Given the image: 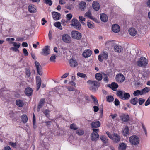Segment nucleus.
<instances>
[{"mask_svg": "<svg viewBox=\"0 0 150 150\" xmlns=\"http://www.w3.org/2000/svg\"><path fill=\"white\" fill-rule=\"evenodd\" d=\"M26 74L28 77L30 76V72L29 69H28L26 70Z\"/></svg>", "mask_w": 150, "mask_h": 150, "instance_id": "052dcab7", "label": "nucleus"}, {"mask_svg": "<svg viewBox=\"0 0 150 150\" xmlns=\"http://www.w3.org/2000/svg\"><path fill=\"white\" fill-rule=\"evenodd\" d=\"M37 73L40 76L42 75V67L37 69Z\"/></svg>", "mask_w": 150, "mask_h": 150, "instance_id": "8fccbe9b", "label": "nucleus"}, {"mask_svg": "<svg viewBox=\"0 0 150 150\" xmlns=\"http://www.w3.org/2000/svg\"><path fill=\"white\" fill-rule=\"evenodd\" d=\"M25 92L27 96H30L32 95L33 90L31 88L28 87L25 89Z\"/></svg>", "mask_w": 150, "mask_h": 150, "instance_id": "6ab92c4d", "label": "nucleus"}, {"mask_svg": "<svg viewBox=\"0 0 150 150\" xmlns=\"http://www.w3.org/2000/svg\"><path fill=\"white\" fill-rule=\"evenodd\" d=\"M85 16L93 20L96 22H97V21H98L97 20L96 18H93L92 16L91 13L90 11H88L85 13Z\"/></svg>", "mask_w": 150, "mask_h": 150, "instance_id": "393cba45", "label": "nucleus"}, {"mask_svg": "<svg viewBox=\"0 0 150 150\" xmlns=\"http://www.w3.org/2000/svg\"><path fill=\"white\" fill-rule=\"evenodd\" d=\"M77 75L78 76L82 78H85L86 76L85 74L80 72L78 73Z\"/></svg>", "mask_w": 150, "mask_h": 150, "instance_id": "603ef678", "label": "nucleus"}, {"mask_svg": "<svg viewBox=\"0 0 150 150\" xmlns=\"http://www.w3.org/2000/svg\"><path fill=\"white\" fill-rule=\"evenodd\" d=\"M136 63L138 66L145 68L148 64V60L145 57H142L136 62Z\"/></svg>", "mask_w": 150, "mask_h": 150, "instance_id": "f257e3e1", "label": "nucleus"}, {"mask_svg": "<svg viewBox=\"0 0 150 150\" xmlns=\"http://www.w3.org/2000/svg\"><path fill=\"white\" fill-rule=\"evenodd\" d=\"M85 18L82 16L79 17V20L83 25H85V23L83 22V21H85Z\"/></svg>", "mask_w": 150, "mask_h": 150, "instance_id": "a18cd8bd", "label": "nucleus"}, {"mask_svg": "<svg viewBox=\"0 0 150 150\" xmlns=\"http://www.w3.org/2000/svg\"><path fill=\"white\" fill-rule=\"evenodd\" d=\"M112 29L113 32L115 33H118L120 31V28L118 24H115L112 25Z\"/></svg>", "mask_w": 150, "mask_h": 150, "instance_id": "f8f14e48", "label": "nucleus"}, {"mask_svg": "<svg viewBox=\"0 0 150 150\" xmlns=\"http://www.w3.org/2000/svg\"><path fill=\"white\" fill-rule=\"evenodd\" d=\"M9 145L14 148H15L16 146V144L15 143L10 142Z\"/></svg>", "mask_w": 150, "mask_h": 150, "instance_id": "680f3d73", "label": "nucleus"}, {"mask_svg": "<svg viewBox=\"0 0 150 150\" xmlns=\"http://www.w3.org/2000/svg\"><path fill=\"white\" fill-rule=\"evenodd\" d=\"M138 101L137 98L135 97L134 98L131 99L130 101V103L133 105H136Z\"/></svg>", "mask_w": 150, "mask_h": 150, "instance_id": "4c0bfd02", "label": "nucleus"}, {"mask_svg": "<svg viewBox=\"0 0 150 150\" xmlns=\"http://www.w3.org/2000/svg\"><path fill=\"white\" fill-rule=\"evenodd\" d=\"M22 121L24 123H25L28 120V117L26 115H24L21 117Z\"/></svg>", "mask_w": 150, "mask_h": 150, "instance_id": "58836bf2", "label": "nucleus"}, {"mask_svg": "<svg viewBox=\"0 0 150 150\" xmlns=\"http://www.w3.org/2000/svg\"><path fill=\"white\" fill-rule=\"evenodd\" d=\"M87 83L97 87H98L100 86V82L96 81H93L91 80H89L87 81Z\"/></svg>", "mask_w": 150, "mask_h": 150, "instance_id": "2eb2a0df", "label": "nucleus"}, {"mask_svg": "<svg viewBox=\"0 0 150 150\" xmlns=\"http://www.w3.org/2000/svg\"><path fill=\"white\" fill-rule=\"evenodd\" d=\"M45 101V99L44 98H42L40 100L38 107L37 111L38 112H39L40 111V108L43 106Z\"/></svg>", "mask_w": 150, "mask_h": 150, "instance_id": "cd10ccee", "label": "nucleus"}, {"mask_svg": "<svg viewBox=\"0 0 150 150\" xmlns=\"http://www.w3.org/2000/svg\"><path fill=\"white\" fill-rule=\"evenodd\" d=\"M107 101L109 102H112L113 101L114 98L112 96H109L107 97Z\"/></svg>", "mask_w": 150, "mask_h": 150, "instance_id": "a19ab883", "label": "nucleus"}, {"mask_svg": "<svg viewBox=\"0 0 150 150\" xmlns=\"http://www.w3.org/2000/svg\"><path fill=\"white\" fill-rule=\"evenodd\" d=\"M76 133L79 135H81L84 133V132L82 130H79L76 132Z\"/></svg>", "mask_w": 150, "mask_h": 150, "instance_id": "5fc2aeb1", "label": "nucleus"}, {"mask_svg": "<svg viewBox=\"0 0 150 150\" xmlns=\"http://www.w3.org/2000/svg\"><path fill=\"white\" fill-rule=\"evenodd\" d=\"M100 55L104 59L106 60L108 58V53L107 52H104Z\"/></svg>", "mask_w": 150, "mask_h": 150, "instance_id": "2f4dec72", "label": "nucleus"}, {"mask_svg": "<svg viewBox=\"0 0 150 150\" xmlns=\"http://www.w3.org/2000/svg\"><path fill=\"white\" fill-rule=\"evenodd\" d=\"M139 104L140 105H142L145 101V100L143 98H140L138 100Z\"/></svg>", "mask_w": 150, "mask_h": 150, "instance_id": "3c124183", "label": "nucleus"}, {"mask_svg": "<svg viewBox=\"0 0 150 150\" xmlns=\"http://www.w3.org/2000/svg\"><path fill=\"white\" fill-rule=\"evenodd\" d=\"M56 57V56L54 54H52L50 58V60L53 62H55Z\"/></svg>", "mask_w": 150, "mask_h": 150, "instance_id": "ea45409f", "label": "nucleus"}, {"mask_svg": "<svg viewBox=\"0 0 150 150\" xmlns=\"http://www.w3.org/2000/svg\"><path fill=\"white\" fill-rule=\"evenodd\" d=\"M71 26H74V28L77 29H80L81 28V24L78 20L76 19H73L71 21Z\"/></svg>", "mask_w": 150, "mask_h": 150, "instance_id": "20e7f679", "label": "nucleus"}, {"mask_svg": "<svg viewBox=\"0 0 150 150\" xmlns=\"http://www.w3.org/2000/svg\"><path fill=\"white\" fill-rule=\"evenodd\" d=\"M54 25L55 27L58 28L59 29H62V27L61 26V23L60 22L55 23L54 24Z\"/></svg>", "mask_w": 150, "mask_h": 150, "instance_id": "49530a36", "label": "nucleus"}, {"mask_svg": "<svg viewBox=\"0 0 150 150\" xmlns=\"http://www.w3.org/2000/svg\"><path fill=\"white\" fill-rule=\"evenodd\" d=\"M16 104L17 106L20 107H22L24 105V103L22 100H17L16 101Z\"/></svg>", "mask_w": 150, "mask_h": 150, "instance_id": "f704fd0d", "label": "nucleus"}, {"mask_svg": "<svg viewBox=\"0 0 150 150\" xmlns=\"http://www.w3.org/2000/svg\"><path fill=\"white\" fill-rule=\"evenodd\" d=\"M93 132L91 135V139L94 141H96L99 138V136L98 132H99V129H93Z\"/></svg>", "mask_w": 150, "mask_h": 150, "instance_id": "f03ea898", "label": "nucleus"}, {"mask_svg": "<svg viewBox=\"0 0 150 150\" xmlns=\"http://www.w3.org/2000/svg\"><path fill=\"white\" fill-rule=\"evenodd\" d=\"M94 111L95 112H97L99 110V108L96 106H93Z\"/></svg>", "mask_w": 150, "mask_h": 150, "instance_id": "e2e57ef3", "label": "nucleus"}, {"mask_svg": "<svg viewBox=\"0 0 150 150\" xmlns=\"http://www.w3.org/2000/svg\"><path fill=\"white\" fill-rule=\"evenodd\" d=\"M130 97V95L128 93H124L122 99L123 100H128Z\"/></svg>", "mask_w": 150, "mask_h": 150, "instance_id": "c9c22d12", "label": "nucleus"}, {"mask_svg": "<svg viewBox=\"0 0 150 150\" xmlns=\"http://www.w3.org/2000/svg\"><path fill=\"white\" fill-rule=\"evenodd\" d=\"M100 139L104 143H107L108 142V139L107 137L105 136H102L100 137Z\"/></svg>", "mask_w": 150, "mask_h": 150, "instance_id": "473e14b6", "label": "nucleus"}, {"mask_svg": "<svg viewBox=\"0 0 150 150\" xmlns=\"http://www.w3.org/2000/svg\"><path fill=\"white\" fill-rule=\"evenodd\" d=\"M92 54L91 50L89 49L86 50L82 54L83 56L85 58L89 57Z\"/></svg>", "mask_w": 150, "mask_h": 150, "instance_id": "ddd939ff", "label": "nucleus"}, {"mask_svg": "<svg viewBox=\"0 0 150 150\" xmlns=\"http://www.w3.org/2000/svg\"><path fill=\"white\" fill-rule=\"evenodd\" d=\"M96 79L98 80L101 81L102 78V76L101 74L100 73H97L95 75Z\"/></svg>", "mask_w": 150, "mask_h": 150, "instance_id": "e433bc0d", "label": "nucleus"}, {"mask_svg": "<svg viewBox=\"0 0 150 150\" xmlns=\"http://www.w3.org/2000/svg\"><path fill=\"white\" fill-rule=\"evenodd\" d=\"M36 83L37 85V91H38L40 88L41 83V79L39 76L36 77Z\"/></svg>", "mask_w": 150, "mask_h": 150, "instance_id": "4be33fe9", "label": "nucleus"}, {"mask_svg": "<svg viewBox=\"0 0 150 150\" xmlns=\"http://www.w3.org/2000/svg\"><path fill=\"white\" fill-rule=\"evenodd\" d=\"M100 125V122L99 121L94 122H92L91 123L92 127L93 129L99 127Z\"/></svg>", "mask_w": 150, "mask_h": 150, "instance_id": "bb28decb", "label": "nucleus"}, {"mask_svg": "<svg viewBox=\"0 0 150 150\" xmlns=\"http://www.w3.org/2000/svg\"><path fill=\"white\" fill-rule=\"evenodd\" d=\"M86 7V4L85 2L82 1L79 4V8L82 11H83Z\"/></svg>", "mask_w": 150, "mask_h": 150, "instance_id": "c85d7f7f", "label": "nucleus"}, {"mask_svg": "<svg viewBox=\"0 0 150 150\" xmlns=\"http://www.w3.org/2000/svg\"><path fill=\"white\" fill-rule=\"evenodd\" d=\"M35 64L36 67V69L41 67L40 63L37 61H35Z\"/></svg>", "mask_w": 150, "mask_h": 150, "instance_id": "864d4df0", "label": "nucleus"}, {"mask_svg": "<svg viewBox=\"0 0 150 150\" xmlns=\"http://www.w3.org/2000/svg\"><path fill=\"white\" fill-rule=\"evenodd\" d=\"M129 141L131 144L134 145L139 144V140L138 137L136 135L131 136L129 139Z\"/></svg>", "mask_w": 150, "mask_h": 150, "instance_id": "7ed1b4c3", "label": "nucleus"}, {"mask_svg": "<svg viewBox=\"0 0 150 150\" xmlns=\"http://www.w3.org/2000/svg\"><path fill=\"white\" fill-rule=\"evenodd\" d=\"M127 144L125 143H121L119 144L118 147V150H126Z\"/></svg>", "mask_w": 150, "mask_h": 150, "instance_id": "412c9836", "label": "nucleus"}, {"mask_svg": "<svg viewBox=\"0 0 150 150\" xmlns=\"http://www.w3.org/2000/svg\"><path fill=\"white\" fill-rule=\"evenodd\" d=\"M91 97L93 100L94 104L96 105H98V103L97 100L96 99L95 97L92 95H91Z\"/></svg>", "mask_w": 150, "mask_h": 150, "instance_id": "09e8293b", "label": "nucleus"}, {"mask_svg": "<svg viewBox=\"0 0 150 150\" xmlns=\"http://www.w3.org/2000/svg\"><path fill=\"white\" fill-rule=\"evenodd\" d=\"M23 50L24 55H25L26 56H27L28 54V53L27 51V49L25 48H24L23 49Z\"/></svg>", "mask_w": 150, "mask_h": 150, "instance_id": "13d9d810", "label": "nucleus"}, {"mask_svg": "<svg viewBox=\"0 0 150 150\" xmlns=\"http://www.w3.org/2000/svg\"><path fill=\"white\" fill-rule=\"evenodd\" d=\"M70 128L71 129L74 130H76L78 129V127H77L75 124H72L70 125Z\"/></svg>", "mask_w": 150, "mask_h": 150, "instance_id": "79ce46f5", "label": "nucleus"}, {"mask_svg": "<svg viewBox=\"0 0 150 150\" xmlns=\"http://www.w3.org/2000/svg\"><path fill=\"white\" fill-rule=\"evenodd\" d=\"M142 128L144 130V132L146 134V135H147V132H146V128L143 123H142Z\"/></svg>", "mask_w": 150, "mask_h": 150, "instance_id": "69168bd1", "label": "nucleus"}, {"mask_svg": "<svg viewBox=\"0 0 150 150\" xmlns=\"http://www.w3.org/2000/svg\"><path fill=\"white\" fill-rule=\"evenodd\" d=\"M115 104L116 106H118L119 105L120 102L117 99H115L114 101Z\"/></svg>", "mask_w": 150, "mask_h": 150, "instance_id": "4d7b16f0", "label": "nucleus"}, {"mask_svg": "<svg viewBox=\"0 0 150 150\" xmlns=\"http://www.w3.org/2000/svg\"><path fill=\"white\" fill-rule=\"evenodd\" d=\"M111 139L113 140L114 142L117 143L120 141V137L117 133H114L112 135V137Z\"/></svg>", "mask_w": 150, "mask_h": 150, "instance_id": "1a4fd4ad", "label": "nucleus"}, {"mask_svg": "<svg viewBox=\"0 0 150 150\" xmlns=\"http://www.w3.org/2000/svg\"><path fill=\"white\" fill-rule=\"evenodd\" d=\"M107 86L114 91H116V89L118 87V85L115 82H112L111 84H109Z\"/></svg>", "mask_w": 150, "mask_h": 150, "instance_id": "4468645a", "label": "nucleus"}, {"mask_svg": "<svg viewBox=\"0 0 150 150\" xmlns=\"http://www.w3.org/2000/svg\"><path fill=\"white\" fill-rule=\"evenodd\" d=\"M69 73H66L64 74L63 75L61 76V78H65L67 77L69 75Z\"/></svg>", "mask_w": 150, "mask_h": 150, "instance_id": "774afa93", "label": "nucleus"}, {"mask_svg": "<svg viewBox=\"0 0 150 150\" xmlns=\"http://www.w3.org/2000/svg\"><path fill=\"white\" fill-rule=\"evenodd\" d=\"M150 104V98L149 97L145 103V106H147Z\"/></svg>", "mask_w": 150, "mask_h": 150, "instance_id": "bf43d9fd", "label": "nucleus"}, {"mask_svg": "<svg viewBox=\"0 0 150 150\" xmlns=\"http://www.w3.org/2000/svg\"><path fill=\"white\" fill-rule=\"evenodd\" d=\"M11 43H12L13 45V47H11L10 48L11 50H13L14 51L19 52L18 49L19 48L21 45V44L19 43H16V42H11Z\"/></svg>", "mask_w": 150, "mask_h": 150, "instance_id": "6e6552de", "label": "nucleus"}, {"mask_svg": "<svg viewBox=\"0 0 150 150\" xmlns=\"http://www.w3.org/2000/svg\"><path fill=\"white\" fill-rule=\"evenodd\" d=\"M125 91H118L117 92L116 95L121 99H122Z\"/></svg>", "mask_w": 150, "mask_h": 150, "instance_id": "7c9ffc66", "label": "nucleus"}, {"mask_svg": "<svg viewBox=\"0 0 150 150\" xmlns=\"http://www.w3.org/2000/svg\"><path fill=\"white\" fill-rule=\"evenodd\" d=\"M129 33L130 35L133 36H135L137 33V31L136 29L134 28H131L128 30Z\"/></svg>", "mask_w": 150, "mask_h": 150, "instance_id": "a211bd4d", "label": "nucleus"}, {"mask_svg": "<svg viewBox=\"0 0 150 150\" xmlns=\"http://www.w3.org/2000/svg\"><path fill=\"white\" fill-rule=\"evenodd\" d=\"M62 40L64 42L69 43L71 41V39L69 35L64 34L62 36Z\"/></svg>", "mask_w": 150, "mask_h": 150, "instance_id": "39448f33", "label": "nucleus"}, {"mask_svg": "<svg viewBox=\"0 0 150 150\" xmlns=\"http://www.w3.org/2000/svg\"><path fill=\"white\" fill-rule=\"evenodd\" d=\"M114 49L115 52L119 53L122 52L123 50L121 46L117 45L114 46Z\"/></svg>", "mask_w": 150, "mask_h": 150, "instance_id": "aec40b11", "label": "nucleus"}, {"mask_svg": "<svg viewBox=\"0 0 150 150\" xmlns=\"http://www.w3.org/2000/svg\"><path fill=\"white\" fill-rule=\"evenodd\" d=\"M28 9L29 12L31 13H34L36 12L37 11L36 6L34 5H29L28 6Z\"/></svg>", "mask_w": 150, "mask_h": 150, "instance_id": "dca6fc26", "label": "nucleus"}, {"mask_svg": "<svg viewBox=\"0 0 150 150\" xmlns=\"http://www.w3.org/2000/svg\"><path fill=\"white\" fill-rule=\"evenodd\" d=\"M120 118L121 120L124 122H127L129 119V116L127 115L124 114H122L120 116Z\"/></svg>", "mask_w": 150, "mask_h": 150, "instance_id": "b1692460", "label": "nucleus"}, {"mask_svg": "<svg viewBox=\"0 0 150 150\" xmlns=\"http://www.w3.org/2000/svg\"><path fill=\"white\" fill-rule=\"evenodd\" d=\"M92 6L93 8L96 11H98L100 9V5L97 1H94L93 2Z\"/></svg>", "mask_w": 150, "mask_h": 150, "instance_id": "9b49d317", "label": "nucleus"}, {"mask_svg": "<svg viewBox=\"0 0 150 150\" xmlns=\"http://www.w3.org/2000/svg\"><path fill=\"white\" fill-rule=\"evenodd\" d=\"M53 18L56 20H59L60 17V14L57 12H54L52 13Z\"/></svg>", "mask_w": 150, "mask_h": 150, "instance_id": "a878e982", "label": "nucleus"}, {"mask_svg": "<svg viewBox=\"0 0 150 150\" xmlns=\"http://www.w3.org/2000/svg\"><path fill=\"white\" fill-rule=\"evenodd\" d=\"M129 133V129L127 126L125 127L122 131V134L124 136H127Z\"/></svg>", "mask_w": 150, "mask_h": 150, "instance_id": "c756f323", "label": "nucleus"}, {"mask_svg": "<svg viewBox=\"0 0 150 150\" xmlns=\"http://www.w3.org/2000/svg\"><path fill=\"white\" fill-rule=\"evenodd\" d=\"M100 18L101 21L103 22H106L108 20V16L105 13L101 14L100 16Z\"/></svg>", "mask_w": 150, "mask_h": 150, "instance_id": "5701e85b", "label": "nucleus"}, {"mask_svg": "<svg viewBox=\"0 0 150 150\" xmlns=\"http://www.w3.org/2000/svg\"><path fill=\"white\" fill-rule=\"evenodd\" d=\"M141 91L139 90H137L134 91L133 95L135 96H138L139 95H142L141 94Z\"/></svg>", "mask_w": 150, "mask_h": 150, "instance_id": "37998d69", "label": "nucleus"}, {"mask_svg": "<svg viewBox=\"0 0 150 150\" xmlns=\"http://www.w3.org/2000/svg\"><path fill=\"white\" fill-rule=\"evenodd\" d=\"M50 51L49 47L48 46H45L42 49V52H41L42 55L47 56L50 53Z\"/></svg>", "mask_w": 150, "mask_h": 150, "instance_id": "9d476101", "label": "nucleus"}, {"mask_svg": "<svg viewBox=\"0 0 150 150\" xmlns=\"http://www.w3.org/2000/svg\"><path fill=\"white\" fill-rule=\"evenodd\" d=\"M69 62L70 66L72 67H75L78 65L77 62L74 59H70L69 61Z\"/></svg>", "mask_w": 150, "mask_h": 150, "instance_id": "f3484780", "label": "nucleus"}, {"mask_svg": "<svg viewBox=\"0 0 150 150\" xmlns=\"http://www.w3.org/2000/svg\"><path fill=\"white\" fill-rule=\"evenodd\" d=\"M67 89L69 91H74L75 89L74 88L71 87L69 86L67 87Z\"/></svg>", "mask_w": 150, "mask_h": 150, "instance_id": "338daca9", "label": "nucleus"}, {"mask_svg": "<svg viewBox=\"0 0 150 150\" xmlns=\"http://www.w3.org/2000/svg\"><path fill=\"white\" fill-rule=\"evenodd\" d=\"M50 111L48 110H46L44 112V114L46 116H47L49 115Z\"/></svg>", "mask_w": 150, "mask_h": 150, "instance_id": "0e129e2a", "label": "nucleus"}, {"mask_svg": "<svg viewBox=\"0 0 150 150\" xmlns=\"http://www.w3.org/2000/svg\"><path fill=\"white\" fill-rule=\"evenodd\" d=\"M115 79L117 81L122 83L124 81L125 78L122 74L119 73L116 76Z\"/></svg>", "mask_w": 150, "mask_h": 150, "instance_id": "0eeeda50", "label": "nucleus"}, {"mask_svg": "<svg viewBox=\"0 0 150 150\" xmlns=\"http://www.w3.org/2000/svg\"><path fill=\"white\" fill-rule=\"evenodd\" d=\"M72 14L71 13L67 14L66 15L67 18V20H71V18H72Z\"/></svg>", "mask_w": 150, "mask_h": 150, "instance_id": "6e6d98bb", "label": "nucleus"}, {"mask_svg": "<svg viewBox=\"0 0 150 150\" xmlns=\"http://www.w3.org/2000/svg\"><path fill=\"white\" fill-rule=\"evenodd\" d=\"M142 77L141 78L142 79H146L147 78V74L146 72L143 71V72L142 73Z\"/></svg>", "mask_w": 150, "mask_h": 150, "instance_id": "c03bdc74", "label": "nucleus"}, {"mask_svg": "<svg viewBox=\"0 0 150 150\" xmlns=\"http://www.w3.org/2000/svg\"><path fill=\"white\" fill-rule=\"evenodd\" d=\"M141 91L142 92L141 94L143 95L149 92L150 91V88H149L146 87L142 89Z\"/></svg>", "mask_w": 150, "mask_h": 150, "instance_id": "72a5a7b5", "label": "nucleus"}, {"mask_svg": "<svg viewBox=\"0 0 150 150\" xmlns=\"http://www.w3.org/2000/svg\"><path fill=\"white\" fill-rule=\"evenodd\" d=\"M87 25L90 28H93L94 27V24L93 23L88 21L87 23Z\"/></svg>", "mask_w": 150, "mask_h": 150, "instance_id": "de8ad7c7", "label": "nucleus"}, {"mask_svg": "<svg viewBox=\"0 0 150 150\" xmlns=\"http://www.w3.org/2000/svg\"><path fill=\"white\" fill-rule=\"evenodd\" d=\"M71 36L72 38L80 40L81 37V33L76 31H73L71 33Z\"/></svg>", "mask_w": 150, "mask_h": 150, "instance_id": "423d86ee", "label": "nucleus"}]
</instances>
